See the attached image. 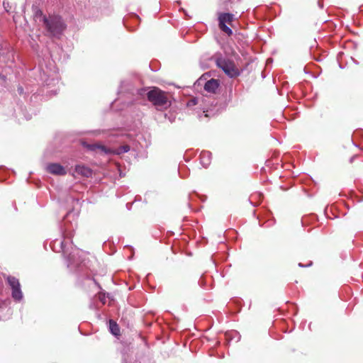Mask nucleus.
<instances>
[{
	"mask_svg": "<svg viewBox=\"0 0 363 363\" xmlns=\"http://www.w3.org/2000/svg\"><path fill=\"white\" fill-rule=\"evenodd\" d=\"M52 247L55 251L62 252L63 256L66 259L67 268L69 270H75L78 272L89 270L91 272H93L96 270L94 267H92L93 266L91 264V261L89 259H81L79 257L71 253H69L67 256H65L67 252L65 250V240H55L52 243Z\"/></svg>",
	"mask_w": 363,
	"mask_h": 363,
	"instance_id": "1",
	"label": "nucleus"
},
{
	"mask_svg": "<svg viewBox=\"0 0 363 363\" xmlns=\"http://www.w3.org/2000/svg\"><path fill=\"white\" fill-rule=\"evenodd\" d=\"M43 26L47 32V35L60 38L67 26L62 18L58 15H50L43 17Z\"/></svg>",
	"mask_w": 363,
	"mask_h": 363,
	"instance_id": "2",
	"label": "nucleus"
},
{
	"mask_svg": "<svg viewBox=\"0 0 363 363\" xmlns=\"http://www.w3.org/2000/svg\"><path fill=\"white\" fill-rule=\"evenodd\" d=\"M146 95L147 100L157 109H166L170 106L167 93L157 87H152Z\"/></svg>",
	"mask_w": 363,
	"mask_h": 363,
	"instance_id": "3",
	"label": "nucleus"
},
{
	"mask_svg": "<svg viewBox=\"0 0 363 363\" xmlns=\"http://www.w3.org/2000/svg\"><path fill=\"white\" fill-rule=\"evenodd\" d=\"M216 65L222 69L223 72L230 77H235L238 75V69L235 68L234 63L223 57H218L216 60Z\"/></svg>",
	"mask_w": 363,
	"mask_h": 363,
	"instance_id": "4",
	"label": "nucleus"
},
{
	"mask_svg": "<svg viewBox=\"0 0 363 363\" xmlns=\"http://www.w3.org/2000/svg\"><path fill=\"white\" fill-rule=\"evenodd\" d=\"M7 282L12 291V298L16 301H21L23 298V293L21 289V284L18 279L9 275L7 277Z\"/></svg>",
	"mask_w": 363,
	"mask_h": 363,
	"instance_id": "5",
	"label": "nucleus"
},
{
	"mask_svg": "<svg viewBox=\"0 0 363 363\" xmlns=\"http://www.w3.org/2000/svg\"><path fill=\"white\" fill-rule=\"evenodd\" d=\"M234 16L228 13H220L218 16L220 29L229 36L232 35L233 31L227 24L231 25Z\"/></svg>",
	"mask_w": 363,
	"mask_h": 363,
	"instance_id": "6",
	"label": "nucleus"
},
{
	"mask_svg": "<svg viewBox=\"0 0 363 363\" xmlns=\"http://www.w3.org/2000/svg\"><path fill=\"white\" fill-rule=\"evenodd\" d=\"M82 145L84 148L89 152H100L104 155H109L111 151L109 148L100 143H89L86 141H82Z\"/></svg>",
	"mask_w": 363,
	"mask_h": 363,
	"instance_id": "7",
	"label": "nucleus"
},
{
	"mask_svg": "<svg viewBox=\"0 0 363 363\" xmlns=\"http://www.w3.org/2000/svg\"><path fill=\"white\" fill-rule=\"evenodd\" d=\"M46 170L54 175L64 176L67 174L65 167L59 163H49L46 167Z\"/></svg>",
	"mask_w": 363,
	"mask_h": 363,
	"instance_id": "8",
	"label": "nucleus"
},
{
	"mask_svg": "<svg viewBox=\"0 0 363 363\" xmlns=\"http://www.w3.org/2000/svg\"><path fill=\"white\" fill-rule=\"evenodd\" d=\"M75 172L82 175V177L89 178L91 177L93 171L91 168L86 167L84 165H76Z\"/></svg>",
	"mask_w": 363,
	"mask_h": 363,
	"instance_id": "9",
	"label": "nucleus"
},
{
	"mask_svg": "<svg viewBox=\"0 0 363 363\" xmlns=\"http://www.w3.org/2000/svg\"><path fill=\"white\" fill-rule=\"evenodd\" d=\"M219 86V82L217 79H211L207 81L204 85V89L209 92L214 94Z\"/></svg>",
	"mask_w": 363,
	"mask_h": 363,
	"instance_id": "10",
	"label": "nucleus"
},
{
	"mask_svg": "<svg viewBox=\"0 0 363 363\" xmlns=\"http://www.w3.org/2000/svg\"><path fill=\"white\" fill-rule=\"evenodd\" d=\"M130 147L128 145H121L116 149H111L109 148V150L111 151L109 155H121L125 152H128L130 150Z\"/></svg>",
	"mask_w": 363,
	"mask_h": 363,
	"instance_id": "11",
	"label": "nucleus"
},
{
	"mask_svg": "<svg viewBox=\"0 0 363 363\" xmlns=\"http://www.w3.org/2000/svg\"><path fill=\"white\" fill-rule=\"evenodd\" d=\"M109 329L111 333L115 336L121 335L120 328L117 323L113 320H109Z\"/></svg>",
	"mask_w": 363,
	"mask_h": 363,
	"instance_id": "12",
	"label": "nucleus"
},
{
	"mask_svg": "<svg viewBox=\"0 0 363 363\" xmlns=\"http://www.w3.org/2000/svg\"><path fill=\"white\" fill-rule=\"evenodd\" d=\"M200 160L201 164L207 167L208 164H210L211 161V154L208 152H203L200 155Z\"/></svg>",
	"mask_w": 363,
	"mask_h": 363,
	"instance_id": "13",
	"label": "nucleus"
},
{
	"mask_svg": "<svg viewBox=\"0 0 363 363\" xmlns=\"http://www.w3.org/2000/svg\"><path fill=\"white\" fill-rule=\"evenodd\" d=\"M32 9L33 11V16L35 18H42V21L43 22V17H47L43 15V11L38 6H33Z\"/></svg>",
	"mask_w": 363,
	"mask_h": 363,
	"instance_id": "14",
	"label": "nucleus"
},
{
	"mask_svg": "<svg viewBox=\"0 0 363 363\" xmlns=\"http://www.w3.org/2000/svg\"><path fill=\"white\" fill-rule=\"evenodd\" d=\"M196 104L197 99L196 98H192L186 103V106L190 107L192 106H195Z\"/></svg>",
	"mask_w": 363,
	"mask_h": 363,
	"instance_id": "15",
	"label": "nucleus"
},
{
	"mask_svg": "<svg viewBox=\"0 0 363 363\" xmlns=\"http://www.w3.org/2000/svg\"><path fill=\"white\" fill-rule=\"evenodd\" d=\"M99 300L103 303L105 304L106 303V297L105 295L103 294H99L97 296Z\"/></svg>",
	"mask_w": 363,
	"mask_h": 363,
	"instance_id": "16",
	"label": "nucleus"
},
{
	"mask_svg": "<svg viewBox=\"0 0 363 363\" xmlns=\"http://www.w3.org/2000/svg\"><path fill=\"white\" fill-rule=\"evenodd\" d=\"M145 91H146L145 89H141L139 90L138 94L140 95H143Z\"/></svg>",
	"mask_w": 363,
	"mask_h": 363,
	"instance_id": "17",
	"label": "nucleus"
},
{
	"mask_svg": "<svg viewBox=\"0 0 363 363\" xmlns=\"http://www.w3.org/2000/svg\"><path fill=\"white\" fill-rule=\"evenodd\" d=\"M64 236H65V238H71L72 235V233H66V234L65 233Z\"/></svg>",
	"mask_w": 363,
	"mask_h": 363,
	"instance_id": "18",
	"label": "nucleus"
},
{
	"mask_svg": "<svg viewBox=\"0 0 363 363\" xmlns=\"http://www.w3.org/2000/svg\"><path fill=\"white\" fill-rule=\"evenodd\" d=\"M18 90V91H19V93H20V94H22V93H23V88H22V87H19Z\"/></svg>",
	"mask_w": 363,
	"mask_h": 363,
	"instance_id": "19",
	"label": "nucleus"
},
{
	"mask_svg": "<svg viewBox=\"0 0 363 363\" xmlns=\"http://www.w3.org/2000/svg\"><path fill=\"white\" fill-rule=\"evenodd\" d=\"M175 245L176 244L174 243L172 246V249L173 250V252L175 253V251H174V247H175Z\"/></svg>",
	"mask_w": 363,
	"mask_h": 363,
	"instance_id": "20",
	"label": "nucleus"
},
{
	"mask_svg": "<svg viewBox=\"0 0 363 363\" xmlns=\"http://www.w3.org/2000/svg\"><path fill=\"white\" fill-rule=\"evenodd\" d=\"M0 77H1L4 80L6 79V77L4 75H1V74H0Z\"/></svg>",
	"mask_w": 363,
	"mask_h": 363,
	"instance_id": "21",
	"label": "nucleus"
}]
</instances>
